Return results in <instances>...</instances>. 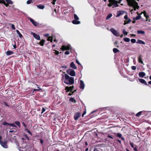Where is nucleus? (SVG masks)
I'll return each mask as SVG.
<instances>
[{
    "mask_svg": "<svg viewBox=\"0 0 151 151\" xmlns=\"http://www.w3.org/2000/svg\"><path fill=\"white\" fill-rule=\"evenodd\" d=\"M40 142L41 144H42L43 142V141L42 139H40Z\"/></svg>",
    "mask_w": 151,
    "mask_h": 151,
    "instance_id": "52",
    "label": "nucleus"
},
{
    "mask_svg": "<svg viewBox=\"0 0 151 151\" xmlns=\"http://www.w3.org/2000/svg\"><path fill=\"white\" fill-rule=\"evenodd\" d=\"M45 111V108H43L42 109V111L41 112V114H42Z\"/></svg>",
    "mask_w": 151,
    "mask_h": 151,
    "instance_id": "45",
    "label": "nucleus"
},
{
    "mask_svg": "<svg viewBox=\"0 0 151 151\" xmlns=\"http://www.w3.org/2000/svg\"><path fill=\"white\" fill-rule=\"evenodd\" d=\"M74 19L72 21V23L74 24H78L80 23V22L78 20L79 18L78 16L76 14H74Z\"/></svg>",
    "mask_w": 151,
    "mask_h": 151,
    "instance_id": "3",
    "label": "nucleus"
},
{
    "mask_svg": "<svg viewBox=\"0 0 151 151\" xmlns=\"http://www.w3.org/2000/svg\"><path fill=\"white\" fill-rule=\"evenodd\" d=\"M37 89H33V93L34 92V91H39L40 90H41V89L39 87H37Z\"/></svg>",
    "mask_w": 151,
    "mask_h": 151,
    "instance_id": "41",
    "label": "nucleus"
},
{
    "mask_svg": "<svg viewBox=\"0 0 151 151\" xmlns=\"http://www.w3.org/2000/svg\"><path fill=\"white\" fill-rule=\"evenodd\" d=\"M47 40L48 41H50L51 42H52V39L50 37H49L47 38Z\"/></svg>",
    "mask_w": 151,
    "mask_h": 151,
    "instance_id": "38",
    "label": "nucleus"
},
{
    "mask_svg": "<svg viewBox=\"0 0 151 151\" xmlns=\"http://www.w3.org/2000/svg\"><path fill=\"white\" fill-rule=\"evenodd\" d=\"M3 124L4 125H7V128L9 129H11V127H17V126L13 123L9 124L6 122H4L3 123Z\"/></svg>",
    "mask_w": 151,
    "mask_h": 151,
    "instance_id": "7",
    "label": "nucleus"
},
{
    "mask_svg": "<svg viewBox=\"0 0 151 151\" xmlns=\"http://www.w3.org/2000/svg\"><path fill=\"white\" fill-rule=\"evenodd\" d=\"M112 16V14H109L107 17H106V19H108L110 18Z\"/></svg>",
    "mask_w": 151,
    "mask_h": 151,
    "instance_id": "37",
    "label": "nucleus"
},
{
    "mask_svg": "<svg viewBox=\"0 0 151 151\" xmlns=\"http://www.w3.org/2000/svg\"><path fill=\"white\" fill-rule=\"evenodd\" d=\"M145 75V73L143 72H139L138 74L139 76L141 78H143Z\"/></svg>",
    "mask_w": 151,
    "mask_h": 151,
    "instance_id": "17",
    "label": "nucleus"
},
{
    "mask_svg": "<svg viewBox=\"0 0 151 151\" xmlns=\"http://www.w3.org/2000/svg\"><path fill=\"white\" fill-rule=\"evenodd\" d=\"M56 0H53V1L52 2V3L54 5L55 4V2L56 1Z\"/></svg>",
    "mask_w": 151,
    "mask_h": 151,
    "instance_id": "54",
    "label": "nucleus"
},
{
    "mask_svg": "<svg viewBox=\"0 0 151 151\" xmlns=\"http://www.w3.org/2000/svg\"><path fill=\"white\" fill-rule=\"evenodd\" d=\"M32 34L36 40H40V37L39 35H37L34 32H32Z\"/></svg>",
    "mask_w": 151,
    "mask_h": 151,
    "instance_id": "13",
    "label": "nucleus"
},
{
    "mask_svg": "<svg viewBox=\"0 0 151 151\" xmlns=\"http://www.w3.org/2000/svg\"><path fill=\"white\" fill-rule=\"evenodd\" d=\"M137 33L138 34H144L145 33V32L142 30H138L137 31Z\"/></svg>",
    "mask_w": 151,
    "mask_h": 151,
    "instance_id": "30",
    "label": "nucleus"
},
{
    "mask_svg": "<svg viewBox=\"0 0 151 151\" xmlns=\"http://www.w3.org/2000/svg\"><path fill=\"white\" fill-rule=\"evenodd\" d=\"M146 21H148L149 22H150V19L148 20V19H146Z\"/></svg>",
    "mask_w": 151,
    "mask_h": 151,
    "instance_id": "63",
    "label": "nucleus"
},
{
    "mask_svg": "<svg viewBox=\"0 0 151 151\" xmlns=\"http://www.w3.org/2000/svg\"><path fill=\"white\" fill-rule=\"evenodd\" d=\"M27 131L29 134H31V133L29 130L28 129H27Z\"/></svg>",
    "mask_w": 151,
    "mask_h": 151,
    "instance_id": "55",
    "label": "nucleus"
},
{
    "mask_svg": "<svg viewBox=\"0 0 151 151\" xmlns=\"http://www.w3.org/2000/svg\"><path fill=\"white\" fill-rule=\"evenodd\" d=\"M37 7L40 9H43L45 8V6L41 4H39L37 6Z\"/></svg>",
    "mask_w": 151,
    "mask_h": 151,
    "instance_id": "24",
    "label": "nucleus"
},
{
    "mask_svg": "<svg viewBox=\"0 0 151 151\" xmlns=\"http://www.w3.org/2000/svg\"><path fill=\"white\" fill-rule=\"evenodd\" d=\"M109 1L110 3H118V2L116 1H115V0H109ZM114 4L115 5V3H114Z\"/></svg>",
    "mask_w": 151,
    "mask_h": 151,
    "instance_id": "33",
    "label": "nucleus"
},
{
    "mask_svg": "<svg viewBox=\"0 0 151 151\" xmlns=\"http://www.w3.org/2000/svg\"><path fill=\"white\" fill-rule=\"evenodd\" d=\"M67 73L72 76H76L75 71L72 69H69L66 71Z\"/></svg>",
    "mask_w": 151,
    "mask_h": 151,
    "instance_id": "5",
    "label": "nucleus"
},
{
    "mask_svg": "<svg viewBox=\"0 0 151 151\" xmlns=\"http://www.w3.org/2000/svg\"><path fill=\"white\" fill-rule=\"evenodd\" d=\"M6 54L7 55H9L13 54V52L11 51H8L6 52Z\"/></svg>",
    "mask_w": 151,
    "mask_h": 151,
    "instance_id": "28",
    "label": "nucleus"
},
{
    "mask_svg": "<svg viewBox=\"0 0 151 151\" xmlns=\"http://www.w3.org/2000/svg\"><path fill=\"white\" fill-rule=\"evenodd\" d=\"M124 40L125 42H129L130 41V39L129 38L127 37L124 38Z\"/></svg>",
    "mask_w": 151,
    "mask_h": 151,
    "instance_id": "31",
    "label": "nucleus"
},
{
    "mask_svg": "<svg viewBox=\"0 0 151 151\" xmlns=\"http://www.w3.org/2000/svg\"><path fill=\"white\" fill-rule=\"evenodd\" d=\"M76 62L77 63H78L79 65H80V63L78 61V60H76Z\"/></svg>",
    "mask_w": 151,
    "mask_h": 151,
    "instance_id": "53",
    "label": "nucleus"
},
{
    "mask_svg": "<svg viewBox=\"0 0 151 151\" xmlns=\"http://www.w3.org/2000/svg\"><path fill=\"white\" fill-rule=\"evenodd\" d=\"M85 85L83 81L81 80L80 81V88L81 89L83 90L85 87Z\"/></svg>",
    "mask_w": 151,
    "mask_h": 151,
    "instance_id": "12",
    "label": "nucleus"
},
{
    "mask_svg": "<svg viewBox=\"0 0 151 151\" xmlns=\"http://www.w3.org/2000/svg\"><path fill=\"white\" fill-rule=\"evenodd\" d=\"M59 52L57 50H55V54L58 55L59 54Z\"/></svg>",
    "mask_w": 151,
    "mask_h": 151,
    "instance_id": "51",
    "label": "nucleus"
},
{
    "mask_svg": "<svg viewBox=\"0 0 151 151\" xmlns=\"http://www.w3.org/2000/svg\"><path fill=\"white\" fill-rule=\"evenodd\" d=\"M70 53V52L69 51H66L65 52V55H69Z\"/></svg>",
    "mask_w": 151,
    "mask_h": 151,
    "instance_id": "46",
    "label": "nucleus"
},
{
    "mask_svg": "<svg viewBox=\"0 0 151 151\" xmlns=\"http://www.w3.org/2000/svg\"><path fill=\"white\" fill-rule=\"evenodd\" d=\"M14 127H11V129H12V130H16V129H15V128H14Z\"/></svg>",
    "mask_w": 151,
    "mask_h": 151,
    "instance_id": "56",
    "label": "nucleus"
},
{
    "mask_svg": "<svg viewBox=\"0 0 151 151\" xmlns=\"http://www.w3.org/2000/svg\"><path fill=\"white\" fill-rule=\"evenodd\" d=\"M13 46L14 48H16V44L13 45Z\"/></svg>",
    "mask_w": 151,
    "mask_h": 151,
    "instance_id": "59",
    "label": "nucleus"
},
{
    "mask_svg": "<svg viewBox=\"0 0 151 151\" xmlns=\"http://www.w3.org/2000/svg\"><path fill=\"white\" fill-rule=\"evenodd\" d=\"M15 124L18 126H20V123L19 122H15Z\"/></svg>",
    "mask_w": 151,
    "mask_h": 151,
    "instance_id": "42",
    "label": "nucleus"
},
{
    "mask_svg": "<svg viewBox=\"0 0 151 151\" xmlns=\"http://www.w3.org/2000/svg\"><path fill=\"white\" fill-rule=\"evenodd\" d=\"M145 114V111H140L137 113L136 115V116L137 117H139L142 114Z\"/></svg>",
    "mask_w": 151,
    "mask_h": 151,
    "instance_id": "18",
    "label": "nucleus"
},
{
    "mask_svg": "<svg viewBox=\"0 0 151 151\" xmlns=\"http://www.w3.org/2000/svg\"><path fill=\"white\" fill-rule=\"evenodd\" d=\"M64 83L67 85H72L74 83V78L65 73Z\"/></svg>",
    "mask_w": 151,
    "mask_h": 151,
    "instance_id": "1",
    "label": "nucleus"
},
{
    "mask_svg": "<svg viewBox=\"0 0 151 151\" xmlns=\"http://www.w3.org/2000/svg\"><path fill=\"white\" fill-rule=\"evenodd\" d=\"M148 83L149 84H151V81H149Z\"/></svg>",
    "mask_w": 151,
    "mask_h": 151,
    "instance_id": "64",
    "label": "nucleus"
},
{
    "mask_svg": "<svg viewBox=\"0 0 151 151\" xmlns=\"http://www.w3.org/2000/svg\"><path fill=\"white\" fill-rule=\"evenodd\" d=\"M131 36H135V35H134V34H131Z\"/></svg>",
    "mask_w": 151,
    "mask_h": 151,
    "instance_id": "62",
    "label": "nucleus"
},
{
    "mask_svg": "<svg viewBox=\"0 0 151 151\" xmlns=\"http://www.w3.org/2000/svg\"><path fill=\"white\" fill-rule=\"evenodd\" d=\"M138 61L139 63L144 64L142 60L141 56L140 55L139 56L138 58Z\"/></svg>",
    "mask_w": 151,
    "mask_h": 151,
    "instance_id": "23",
    "label": "nucleus"
},
{
    "mask_svg": "<svg viewBox=\"0 0 151 151\" xmlns=\"http://www.w3.org/2000/svg\"><path fill=\"white\" fill-rule=\"evenodd\" d=\"M138 80L141 83L144 84L146 85H147L146 82L144 79H139Z\"/></svg>",
    "mask_w": 151,
    "mask_h": 151,
    "instance_id": "16",
    "label": "nucleus"
},
{
    "mask_svg": "<svg viewBox=\"0 0 151 151\" xmlns=\"http://www.w3.org/2000/svg\"><path fill=\"white\" fill-rule=\"evenodd\" d=\"M117 137H119V138H121L123 140H124V138L122 137V135L120 133H117Z\"/></svg>",
    "mask_w": 151,
    "mask_h": 151,
    "instance_id": "27",
    "label": "nucleus"
},
{
    "mask_svg": "<svg viewBox=\"0 0 151 151\" xmlns=\"http://www.w3.org/2000/svg\"><path fill=\"white\" fill-rule=\"evenodd\" d=\"M70 101L74 103H76V101L73 98H71L70 99Z\"/></svg>",
    "mask_w": 151,
    "mask_h": 151,
    "instance_id": "34",
    "label": "nucleus"
},
{
    "mask_svg": "<svg viewBox=\"0 0 151 151\" xmlns=\"http://www.w3.org/2000/svg\"><path fill=\"white\" fill-rule=\"evenodd\" d=\"M16 31L18 35L20 37H22V35L19 32V31L18 30H17Z\"/></svg>",
    "mask_w": 151,
    "mask_h": 151,
    "instance_id": "32",
    "label": "nucleus"
},
{
    "mask_svg": "<svg viewBox=\"0 0 151 151\" xmlns=\"http://www.w3.org/2000/svg\"><path fill=\"white\" fill-rule=\"evenodd\" d=\"M130 145L132 147L134 148V144L132 143H130Z\"/></svg>",
    "mask_w": 151,
    "mask_h": 151,
    "instance_id": "50",
    "label": "nucleus"
},
{
    "mask_svg": "<svg viewBox=\"0 0 151 151\" xmlns=\"http://www.w3.org/2000/svg\"><path fill=\"white\" fill-rule=\"evenodd\" d=\"M93 151H98L96 148H95L94 149Z\"/></svg>",
    "mask_w": 151,
    "mask_h": 151,
    "instance_id": "61",
    "label": "nucleus"
},
{
    "mask_svg": "<svg viewBox=\"0 0 151 151\" xmlns=\"http://www.w3.org/2000/svg\"><path fill=\"white\" fill-rule=\"evenodd\" d=\"M73 86L70 87L66 86L65 87V90L66 91V92H68L69 91H71V92L69 94V95H71L73 93V92H71V91L73 90Z\"/></svg>",
    "mask_w": 151,
    "mask_h": 151,
    "instance_id": "8",
    "label": "nucleus"
},
{
    "mask_svg": "<svg viewBox=\"0 0 151 151\" xmlns=\"http://www.w3.org/2000/svg\"><path fill=\"white\" fill-rule=\"evenodd\" d=\"M123 11H119L118 12V13L117 15L116 16V17H118L120 15L123 14Z\"/></svg>",
    "mask_w": 151,
    "mask_h": 151,
    "instance_id": "26",
    "label": "nucleus"
},
{
    "mask_svg": "<svg viewBox=\"0 0 151 151\" xmlns=\"http://www.w3.org/2000/svg\"><path fill=\"white\" fill-rule=\"evenodd\" d=\"M114 3H110L108 4V6L109 7H111L112 6V5H114V6L115 7H117L118 6V3H115V5L114 4Z\"/></svg>",
    "mask_w": 151,
    "mask_h": 151,
    "instance_id": "14",
    "label": "nucleus"
},
{
    "mask_svg": "<svg viewBox=\"0 0 151 151\" xmlns=\"http://www.w3.org/2000/svg\"><path fill=\"white\" fill-rule=\"evenodd\" d=\"M113 51L114 52L116 53L118 52H119V50L117 49L114 48L113 49Z\"/></svg>",
    "mask_w": 151,
    "mask_h": 151,
    "instance_id": "36",
    "label": "nucleus"
},
{
    "mask_svg": "<svg viewBox=\"0 0 151 151\" xmlns=\"http://www.w3.org/2000/svg\"><path fill=\"white\" fill-rule=\"evenodd\" d=\"M86 113V111H84L83 112V114H82V116L83 117Z\"/></svg>",
    "mask_w": 151,
    "mask_h": 151,
    "instance_id": "48",
    "label": "nucleus"
},
{
    "mask_svg": "<svg viewBox=\"0 0 151 151\" xmlns=\"http://www.w3.org/2000/svg\"><path fill=\"white\" fill-rule=\"evenodd\" d=\"M6 1L7 3L8 4H6L4 1V0H0V3H3L4 5L6 7L8 6V4H12L13 3V2L11 0H5Z\"/></svg>",
    "mask_w": 151,
    "mask_h": 151,
    "instance_id": "4",
    "label": "nucleus"
},
{
    "mask_svg": "<svg viewBox=\"0 0 151 151\" xmlns=\"http://www.w3.org/2000/svg\"><path fill=\"white\" fill-rule=\"evenodd\" d=\"M70 66L72 68L74 69H76L77 68L73 62L71 63L70 64Z\"/></svg>",
    "mask_w": 151,
    "mask_h": 151,
    "instance_id": "21",
    "label": "nucleus"
},
{
    "mask_svg": "<svg viewBox=\"0 0 151 151\" xmlns=\"http://www.w3.org/2000/svg\"><path fill=\"white\" fill-rule=\"evenodd\" d=\"M11 27L12 29H13L14 30L15 29V28L14 27V24H12L11 25Z\"/></svg>",
    "mask_w": 151,
    "mask_h": 151,
    "instance_id": "44",
    "label": "nucleus"
},
{
    "mask_svg": "<svg viewBox=\"0 0 151 151\" xmlns=\"http://www.w3.org/2000/svg\"><path fill=\"white\" fill-rule=\"evenodd\" d=\"M144 14V16L146 17V19H147L149 17V16L147 14V13L145 11L142 12L140 14Z\"/></svg>",
    "mask_w": 151,
    "mask_h": 151,
    "instance_id": "19",
    "label": "nucleus"
},
{
    "mask_svg": "<svg viewBox=\"0 0 151 151\" xmlns=\"http://www.w3.org/2000/svg\"><path fill=\"white\" fill-rule=\"evenodd\" d=\"M32 1V0H28L27 2V4H30Z\"/></svg>",
    "mask_w": 151,
    "mask_h": 151,
    "instance_id": "40",
    "label": "nucleus"
},
{
    "mask_svg": "<svg viewBox=\"0 0 151 151\" xmlns=\"http://www.w3.org/2000/svg\"><path fill=\"white\" fill-rule=\"evenodd\" d=\"M131 69L132 70H135L136 68V67L135 66H132L131 67Z\"/></svg>",
    "mask_w": 151,
    "mask_h": 151,
    "instance_id": "43",
    "label": "nucleus"
},
{
    "mask_svg": "<svg viewBox=\"0 0 151 151\" xmlns=\"http://www.w3.org/2000/svg\"><path fill=\"white\" fill-rule=\"evenodd\" d=\"M110 31L114 36L117 37H119L120 36L119 33L114 28H111Z\"/></svg>",
    "mask_w": 151,
    "mask_h": 151,
    "instance_id": "6",
    "label": "nucleus"
},
{
    "mask_svg": "<svg viewBox=\"0 0 151 151\" xmlns=\"http://www.w3.org/2000/svg\"><path fill=\"white\" fill-rule=\"evenodd\" d=\"M131 41L132 43H134L136 42V40L135 39H131Z\"/></svg>",
    "mask_w": 151,
    "mask_h": 151,
    "instance_id": "39",
    "label": "nucleus"
},
{
    "mask_svg": "<svg viewBox=\"0 0 151 151\" xmlns=\"http://www.w3.org/2000/svg\"><path fill=\"white\" fill-rule=\"evenodd\" d=\"M45 42V40H42L40 42L39 44L41 46H43Z\"/></svg>",
    "mask_w": 151,
    "mask_h": 151,
    "instance_id": "29",
    "label": "nucleus"
},
{
    "mask_svg": "<svg viewBox=\"0 0 151 151\" xmlns=\"http://www.w3.org/2000/svg\"><path fill=\"white\" fill-rule=\"evenodd\" d=\"M81 116V114L79 112H77L74 114V118L75 120H77Z\"/></svg>",
    "mask_w": 151,
    "mask_h": 151,
    "instance_id": "10",
    "label": "nucleus"
},
{
    "mask_svg": "<svg viewBox=\"0 0 151 151\" xmlns=\"http://www.w3.org/2000/svg\"><path fill=\"white\" fill-rule=\"evenodd\" d=\"M29 19L34 26H37L38 25V23L37 22L34 21L32 19L29 18Z\"/></svg>",
    "mask_w": 151,
    "mask_h": 151,
    "instance_id": "15",
    "label": "nucleus"
},
{
    "mask_svg": "<svg viewBox=\"0 0 151 151\" xmlns=\"http://www.w3.org/2000/svg\"><path fill=\"white\" fill-rule=\"evenodd\" d=\"M108 137L110 138L111 139H113V137L111 136L108 135Z\"/></svg>",
    "mask_w": 151,
    "mask_h": 151,
    "instance_id": "57",
    "label": "nucleus"
},
{
    "mask_svg": "<svg viewBox=\"0 0 151 151\" xmlns=\"http://www.w3.org/2000/svg\"><path fill=\"white\" fill-rule=\"evenodd\" d=\"M131 21V20L129 18H128L127 19H126L125 21H124V24L125 25L127 23H129Z\"/></svg>",
    "mask_w": 151,
    "mask_h": 151,
    "instance_id": "22",
    "label": "nucleus"
},
{
    "mask_svg": "<svg viewBox=\"0 0 151 151\" xmlns=\"http://www.w3.org/2000/svg\"><path fill=\"white\" fill-rule=\"evenodd\" d=\"M141 18V16L140 15H138V16L134 18L133 19L134 20H139Z\"/></svg>",
    "mask_w": 151,
    "mask_h": 151,
    "instance_id": "25",
    "label": "nucleus"
},
{
    "mask_svg": "<svg viewBox=\"0 0 151 151\" xmlns=\"http://www.w3.org/2000/svg\"><path fill=\"white\" fill-rule=\"evenodd\" d=\"M128 5L129 6H132L134 8L133 10L135 11L136 9H138L139 6L138 3L134 0H130L127 2Z\"/></svg>",
    "mask_w": 151,
    "mask_h": 151,
    "instance_id": "2",
    "label": "nucleus"
},
{
    "mask_svg": "<svg viewBox=\"0 0 151 151\" xmlns=\"http://www.w3.org/2000/svg\"><path fill=\"white\" fill-rule=\"evenodd\" d=\"M134 151H136V150H137V148L136 147H134Z\"/></svg>",
    "mask_w": 151,
    "mask_h": 151,
    "instance_id": "58",
    "label": "nucleus"
},
{
    "mask_svg": "<svg viewBox=\"0 0 151 151\" xmlns=\"http://www.w3.org/2000/svg\"><path fill=\"white\" fill-rule=\"evenodd\" d=\"M124 19L125 20H126V19H127L128 18V16H127V15H125L124 16Z\"/></svg>",
    "mask_w": 151,
    "mask_h": 151,
    "instance_id": "49",
    "label": "nucleus"
},
{
    "mask_svg": "<svg viewBox=\"0 0 151 151\" xmlns=\"http://www.w3.org/2000/svg\"><path fill=\"white\" fill-rule=\"evenodd\" d=\"M136 43L137 44H140L143 45L145 44V43L144 42L140 40H138L137 41Z\"/></svg>",
    "mask_w": 151,
    "mask_h": 151,
    "instance_id": "20",
    "label": "nucleus"
},
{
    "mask_svg": "<svg viewBox=\"0 0 151 151\" xmlns=\"http://www.w3.org/2000/svg\"><path fill=\"white\" fill-rule=\"evenodd\" d=\"M16 132V131H15V130H12V129H10V130L9 131V133H12V132Z\"/></svg>",
    "mask_w": 151,
    "mask_h": 151,
    "instance_id": "47",
    "label": "nucleus"
},
{
    "mask_svg": "<svg viewBox=\"0 0 151 151\" xmlns=\"http://www.w3.org/2000/svg\"><path fill=\"white\" fill-rule=\"evenodd\" d=\"M1 137L0 136V143L2 147L5 148H8V146L6 145V142H2L1 140Z\"/></svg>",
    "mask_w": 151,
    "mask_h": 151,
    "instance_id": "11",
    "label": "nucleus"
},
{
    "mask_svg": "<svg viewBox=\"0 0 151 151\" xmlns=\"http://www.w3.org/2000/svg\"><path fill=\"white\" fill-rule=\"evenodd\" d=\"M71 46L70 45L68 46L63 45L61 47L60 49L63 51L65 50H69L71 49Z\"/></svg>",
    "mask_w": 151,
    "mask_h": 151,
    "instance_id": "9",
    "label": "nucleus"
},
{
    "mask_svg": "<svg viewBox=\"0 0 151 151\" xmlns=\"http://www.w3.org/2000/svg\"><path fill=\"white\" fill-rule=\"evenodd\" d=\"M122 32L123 34L125 35H127V32L124 29H122Z\"/></svg>",
    "mask_w": 151,
    "mask_h": 151,
    "instance_id": "35",
    "label": "nucleus"
},
{
    "mask_svg": "<svg viewBox=\"0 0 151 151\" xmlns=\"http://www.w3.org/2000/svg\"><path fill=\"white\" fill-rule=\"evenodd\" d=\"M49 35L48 34H45V36L47 37L49 36Z\"/></svg>",
    "mask_w": 151,
    "mask_h": 151,
    "instance_id": "60",
    "label": "nucleus"
}]
</instances>
